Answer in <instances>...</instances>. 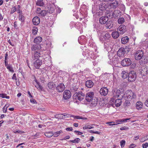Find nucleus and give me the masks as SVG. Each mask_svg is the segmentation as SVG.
I'll return each mask as SVG.
<instances>
[{"label":"nucleus","mask_w":148,"mask_h":148,"mask_svg":"<svg viewBox=\"0 0 148 148\" xmlns=\"http://www.w3.org/2000/svg\"><path fill=\"white\" fill-rule=\"evenodd\" d=\"M112 95L113 97L112 98L111 100L112 102H114L115 100V98H117L118 97H122V98H123V93L121 92L120 90L116 89H114V90L112 91Z\"/></svg>","instance_id":"obj_1"},{"label":"nucleus","mask_w":148,"mask_h":148,"mask_svg":"<svg viewBox=\"0 0 148 148\" xmlns=\"http://www.w3.org/2000/svg\"><path fill=\"white\" fill-rule=\"evenodd\" d=\"M136 95L131 90H128L125 92V93H123V98L125 99H127L128 100L135 98Z\"/></svg>","instance_id":"obj_2"},{"label":"nucleus","mask_w":148,"mask_h":148,"mask_svg":"<svg viewBox=\"0 0 148 148\" xmlns=\"http://www.w3.org/2000/svg\"><path fill=\"white\" fill-rule=\"evenodd\" d=\"M85 94L84 93L81 92H79L78 93H75L73 96L74 99L76 100H78L79 101L82 100L84 98Z\"/></svg>","instance_id":"obj_3"},{"label":"nucleus","mask_w":148,"mask_h":148,"mask_svg":"<svg viewBox=\"0 0 148 148\" xmlns=\"http://www.w3.org/2000/svg\"><path fill=\"white\" fill-rule=\"evenodd\" d=\"M111 37L110 34L109 33H103L99 36V39L102 42L105 41H108Z\"/></svg>","instance_id":"obj_4"},{"label":"nucleus","mask_w":148,"mask_h":148,"mask_svg":"<svg viewBox=\"0 0 148 148\" xmlns=\"http://www.w3.org/2000/svg\"><path fill=\"white\" fill-rule=\"evenodd\" d=\"M136 73L134 71H131L128 75V80L129 82L134 81L136 78Z\"/></svg>","instance_id":"obj_5"},{"label":"nucleus","mask_w":148,"mask_h":148,"mask_svg":"<svg viewBox=\"0 0 148 148\" xmlns=\"http://www.w3.org/2000/svg\"><path fill=\"white\" fill-rule=\"evenodd\" d=\"M71 117H73L74 119H81L83 120L86 119H87L86 118L83 116H74L69 114H63V118Z\"/></svg>","instance_id":"obj_6"},{"label":"nucleus","mask_w":148,"mask_h":148,"mask_svg":"<svg viewBox=\"0 0 148 148\" xmlns=\"http://www.w3.org/2000/svg\"><path fill=\"white\" fill-rule=\"evenodd\" d=\"M143 56V51L142 50H138L134 53L135 58L139 60L142 58Z\"/></svg>","instance_id":"obj_7"},{"label":"nucleus","mask_w":148,"mask_h":148,"mask_svg":"<svg viewBox=\"0 0 148 148\" xmlns=\"http://www.w3.org/2000/svg\"><path fill=\"white\" fill-rule=\"evenodd\" d=\"M94 93L92 92H89L87 93L86 95V99L88 102L93 101L94 97Z\"/></svg>","instance_id":"obj_8"},{"label":"nucleus","mask_w":148,"mask_h":148,"mask_svg":"<svg viewBox=\"0 0 148 148\" xmlns=\"http://www.w3.org/2000/svg\"><path fill=\"white\" fill-rule=\"evenodd\" d=\"M132 61L129 58H125L123 59L121 61V64L123 66H128L131 65Z\"/></svg>","instance_id":"obj_9"},{"label":"nucleus","mask_w":148,"mask_h":148,"mask_svg":"<svg viewBox=\"0 0 148 148\" xmlns=\"http://www.w3.org/2000/svg\"><path fill=\"white\" fill-rule=\"evenodd\" d=\"M117 31L120 35H122L126 32V27L124 25H121L118 27Z\"/></svg>","instance_id":"obj_10"},{"label":"nucleus","mask_w":148,"mask_h":148,"mask_svg":"<svg viewBox=\"0 0 148 148\" xmlns=\"http://www.w3.org/2000/svg\"><path fill=\"white\" fill-rule=\"evenodd\" d=\"M42 64V61L39 59L36 60L33 63L34 66L36 69H38Z\"/></svg>","instance_id":"obj_11"},{"label":"nucleus","mask_w":148,"mask_h":148,"mask_svg":"<svg viewBox=\"0 0 148 148\" xmlns=\"http://www.w3.org/2000/svg\"><path fill=\"white\" fill-rule=\"evenodd\" d=\"M108 17L107 16H102L99 18V23L101 24H105L108 21Z\"/></svg>","instance_id":"obj_12"},{"label":"nucleus","mask_w":148,"mask_h":148,"mask_svg":"<svg viewBox=\"0 0 148 148\" xmlns=\"http://www.w3.org/2000/svg\"><path fill=\"white\" fill-rule=\"evenodd\" d=\"M63 97L65 99H69L71 96V92L68 90H66L64 92Z\"/></svg>","instance_id":"obj_13"},{"label":"nucleus","mask_w":148,"mask_h":148,"mask_svg":"<svg viewBox=\"0 0 148 148\" xmlns=\"http://www.w3.org/2000/svg\"><path fill=\"white\" fill-rule=\"evenodd\" d=\"M40 53L39 51H35L33 54H32V59L33 60H35L36 59H39V58L40 57Z\"/></svg>","instance_id":"obj_14"},{"label":"nucleus","mask_w":148,"mask_h":148,"mask_svg":"<svg viewBox=\"0 0 148 148\" xmlns=\"http://www.w3.org/2000/svg\"><path fill=\"white\" fill-rule=\"evenodd\" d=\"M108 90L106 87H102L100 90V93L102 95L106 96L108 94Z\"/></svg>","instance_id":"obj_15"},{"label":"nucleus","mask_w":148,"mask_h":148,"mask_svg":"<svg viewBox=\"0 0 148 148\" xmlns=\"http://www.w3.org/2000/svg\"><path fill=\"white\" fill-rule=\"evenodd\" d=\"M64 85L62 83H60L56 87V90L59 92H62L65 89Z\"/></svg>","instance_id":"obj_16"},{"label":"nucleus","mask_w":148,"mask_h":148,"mask_svg":"<svg viewBox=\"0 0 148 148\" xmlns=\"http://www.w3.org/2000/svg\"><path fill=\"white\" fill-rule=\"evenodd\" d=\"M117 55L119 57H122L125 54L124 49L123 47H121L117 52Z\"/></svg>","instance_id":"obj_17"},{"label":"nucleus","mask_w":148,"mask_h":148,"mask_svg":"<svg viewBox=\"0 0 148 148\" xmlns=\"http://www.w3.org/2000/svg\"><path fill=\"white\" fill-rule=\"evenodd\" d=\"M85 85L88 88H91L93 86L94 84L92 80H90L86 81Z\"/></svg>","instance_id":"obj_18"},{"label":"nucleus","mask_w":148,"mask_h":148,"mask_svg":"<svg viewBox=\"0 0 148 148\" xmlns=\"http://www.w3.org/2000/svg\"><path fill=\"white\" fill-rule=\"evenodd\" d=\"M106 24V27L107 29H111L113 27V23L111 20L108 21Z\"/></svg>","instance_id":"obj_19"},{"label":"nucleus","mask_w":148,"mask_h":148,"mask_svg":"<svg viewBox=\"0 0 148 148\" xmlns=\"http://www.w3.org/2000/svg\"><path fill=\"white\" fill-rule=\"evenodd\" d=\"M110 1L112 2L110 3V6L113 9H116L117 7L118 3L117 1L116 0H111Z\"/></svg>","instance_id":"obj_20"},{"label":"nucleus","mask_w":148,"mask_h":148,"mask_svg":"<svg viewBox=\"0 0 148 148\" xmlns=\"http://www.w3.org/2000/svg\"><path fill=\"white\" fill-rule=\"evenodd\" d=\"M32 22L33 24L35 25H38L40 22V18L38 16H35L32 19Z\"/></svg>","instance_id":"obj_21"},{"label":"nucleus","mask_w":148,"mask_h":148,"mask_svg":"<svg viewBox=\"0 0 148 148\" xmlns=\"http://www.w3.org/2000/svg\"><path fill=\"white\" fill-rule=\"evenodd\" d=\"M40 45L39 44H34L31 47V49L32 51L40 49Z\"/></svg>","instance_id":"obj_22"},{"label":"nucleus","mask_w":148,"mask_h":148,"mask_svg":"<svg viewBox=\"0 0 148 148\" xmlns=\"http://www.w3.org/2000/svg\"><path fill=\"white\" fill-rule=\"evenodd\" d=\"M123 99L122 97H120L119 99H117L115 100L114 104L116 107H119L121 105L122 102L121 99Z\"/></svg>","instance_id":"obj_23"},{"label":"nucleus","mask_w":148,"mask_h":148,"mask_svg":"<svg viewBox=\"0 0 148 148\" xmlns=\"http://www.w3.org/2000/svg\"><path fill=\"white\" fill-rule=\"evenodd\" d=\"M120 34L117 31H115L112 32V36L114 39H116L119 36Z\"/></svg>","instance_id":"obj_24"},{"label":"nucleus","mask_w":148,"mask_h":148,"mask_svg":"<svg viewBox=\"0 0 148 148\" xmlns=\"http://www.w3.org/2000/svg\"><path fill=\"white\" fill-rule=\"evenodd\" d=\"M42 38L40 36H38L34 38V42L35 43L39 44L42 41Z\"/></svg>","instance_id":"obj_25"},{"label":"nucleus","mask_w":148,"mask_h":148,"mask_svg":"<svg viewBox=\"0 0 148 148\" xmlns=\"http://www.w3.org/2000/svg\"><path fill=\"white\" fill-rule=\"evenodd\" d=\"M108 7V5L105 4H101L99 6V9L101 11H103L105 10H106Z\"/></svg>","instance_id":"obj_26"},{"label":"nucleus","mask_w":148,"mask_h":148,"mask_svg":"<svg viewBox=\"0 0 148 148\" xmlns=\"http://www.w3.org/2000/svg\"><path fill=\"white\" fill-rule=\"evenodd\" d=\"M129 41V38L127 36L123 37L121 39V42L123 44H126Z\"/></svg>","instance_id":"obj_27"},{"label":"nucleus","mask_w":148,"mask_h":148,"mask_svg":"<svg viewBox=\"0 0 148 148\" xmlns=\"http://www.w3.org/2000/svg\"><path fill=\"white\" fill-rule=\"evenodd\" d=\"M136 107L138 110H140L142 107V103L141 102H137L136 103Z\"/></svg>","instance_id":"obj_28"},{"label":"nucleus","mask_w":148,"mask_h":148,"mask_svg":"<svg viewBox=\"0 0 148 148\" xmlns=\"http://www.w3.org/2000/svg\"><path fill=\"white\" fill-rule=\"evenodd\" d=\"M128 73L125 71H123L121 73L122 77L124 79L127 78V77H128Z\"/></svg>","instance_id":"obj_29"},{"label":"nucleus","mask_w":148,"mask_h":148,"mask_svg":"<svg viewBox=\"0 0 148 148\" xmlns=\"http://www.w3.org/2000/svg\"><path fill=\"white\" fill-rule=\"evenodd\" d=\"M45 135L48 138H50L53 135V133L51 132H47L45 133Z\"/></svg>","instance_id":"obj_30"},{"label":"nucleus","mask_w":148,"mask_h":148,"mask_svg":"<svg viewBox=\"0 0 148 148\" xmlns=\"http://www.w3.org/2000/svg\"><path fill=\"white\" fill-rule=\"evenodd\" d=\"M36 4L39 6H43L44 5V3L43 2V0H38L36 3Z\"/></svg>","instance_id":"obj_31"},{"label":"nucleus","mask_w":148,"mask_h":148,"mask_svg":"<svg viewBox=\"0 0 148 148\" xmlns=\"http://www.w3.org/2000/svg\"><path fill=\"white\" fill-rule=\"evenodd\" d=\"M49 88L50 89H52L55 86V84L52 82H50L48 84Z\"/></svg>","instance_id":"obj_32"},{"label":"nucleus","mask_w":148,"mask_h":148,"mask_svg":"<svg viewBox=\"0 0 148 148\" xmlns=\"http://www.w3.org/2000/svg\"><path fill=\"white\" fill-rule=\"evenodd\" d=\"M19 19L23 23L25 21V18L22 14H20L18 17Z\"/></svg>","instance_id":"obj_33"},{"label":"nucleus","mask_w":148,"mask_h":148,"mask_svg":"<svg viewBox=\"0 0 148 148\" xmlns=\"http://www.w3.org/2000/svg\"><path fill=\"white\" fill-rule=\"evenodd\" d=\"M47 13V12L45 10H42L41 12H40L39 13V16H44L46 15Z\"/></svg>","instance_id":"obj_34"},{"label":"nucleus","mask_w":148,"mask_h":148,"mask_svg":"<svg viewBox=\"0 0 148 148\" xmlns=\"http://www.w3.org/2000/svg\"><path fill=\"white\" fill-rule=\"evenodd\" d=\"M130 119V118L120 119L117 120L116 122H117L118 123H119V122L121 123L122 122H127V120H129Z\"/></svg>","instance_id":"obj_35"},{"label":"nucleus","mask_w":148,"mask_h":148,"mask_svg":"<svg viewBox=\"0 0 148 148\" xmlns=\"http://www.w3.org/2000/svg\"><path fill=\"white\" fill-rule=\"evenodd\" d=\"M125 22L124 18L122 17L120 18L118 20V22L119 24H122Z\"/></svg>","instance_id":"obj_36"},{"label":"nucleus","mask_w":148,"mask_h":148,"mask_svg":"<svg viewBox=\"0 0 148 148\" xmlns=\"http://www.w3.org/2000/svg\"><path fill=\"white\" fill-rule=\"evenodd\" d=\"M38 29L37 27H33L32 30V32L34 35H36L38 32Z\"/></svg>","instance_id":"obj_37"},{"label":"nucleus","mask_w":148,"mask_h":148,"mask_svg":"<svg viewBox=\"0 0 148 148\" xmlns=\"http://www.w3.org/2000/svg\"><path fill=\"white\" fill-rule=\"evenodd\" d=\"M36 84L35 86V87L38 89H39L40 90H42V86L38 82H37V81H36Z\"/></svg>","instance_id":"obj_38"},{"label":"nucleus","mask_w":148,"mask_h":148,"mask_svg":"<svg viewBox=\"0 0 148 148\" xmlns=\"http://www.w3.org/2000/svg\"><path fill=\"white\" fill-rule=\"evenodd\" d=\"M6 67L7 69L11 72H14L11 65L9 64L8 66H7Z\"/></svg>","instance_id":"obj_39"},{"label":"nucleus","mask_w":148,"mask_h":148,"mask_svg":"<svg viewBox=\"0 0 148 148\" xmlns=\"http://www.w3.org/2000/svg\"><path fill=\"white\" fill-rule=\"evenodd\" d=\"M0 97L2 98H5L7 99H9L10 97L8 96H7L6 94L4 93L0 94Z\"/></svg>","instance_id":"obj_40"},{"label":"nucleus","mask_w":148,"mask_h":148,"mask_svg":"<svg viewBox=\"0 0 148 148\" xmlns=\"http://www.w3.org/2000/svg\"><path fill=\"white\" fill-rule=\"evenodd\" d=\"M125 100V103H124V106L125 107L128 106H130V102L128 100V99H126Z\"/></svg>","instance_id":"obj_41"},{"label":"nucleus","mask_w":148,"mask_h":148,"mask_svg":"<svg viewBox=\"0 0 148 148\" xmlns=\"http://www.w3.org/2000/svg\"><path fill=\"white\" fill-rule=\"evenodd\" d=\"M110 126L113 125H116L120 123H118L117 122H108L107 123Z\"/></svg>","instance_id":"obj_42"},{"label":"nucleus","mask_w":148,"mask_h":148,"mask_svg":"<svg viewBox=\"0 0 148 148\" xmlns=\"http://www.w3.org/2000/svg\"><path fill=\"white\" fill-rule=\"evenodd\" d=\"M80 141V139L79 138L75 139L73 140H70L69 142H71L73 143H78Z\"/></svg>","instance_id":"obj_43"},{"label":"nucleus","mask_w":148,"mask_h":148,"mask_svg":"<svg viewBox=\"0 0 148 148\" xmlns=\"http://www.w3.org/2000/svg\"><path fill=\"white\" fill-rule=\"evenodd\" d=\"M62 133V131L61 130L55 132L53 134L54 136L55 137H57L59 136L60 134Z\"/></svg>","instance_id":"obj_44"},{"label":"nucleus","mask_w":148,"mask_h":148,"mask_svg":"<svg viewBox=\"0 0 148 148\" xmlns=\"http://www.w3.org/2000/svg\"><path fill=\"white\" fill-rule=\"evenodd\" d=\"M55 117L57 119H62L63 118V114H56Z\"/></svg>","instance_id":"obj_45"},{"label":"nucleus","mask_w":148,"mask_h":148,"mask_svg":"<svg viewBox=\"0 0 148 148\" xmlns=\"http://www.w3.org/2000/svg\"><path fill=\"white\" fill-rule=\"evenodd\" d=\"M141 72L142 73H143V75H146L148 73V69L147 68L144 69V70H142Z\"/></svg>","instance_id":"obj_46"},{"label":"nucleus","mask_w":148,"mask_h":148,"mask_svg":"<svg viewBox=\"0 0 148 148\" xmlns=\"http://www.w3.org/2000/svg\"><path fill=\"white\" fill-rule=\"evenodd\" d=\"M124 49L125 53V54H127L130 51V46H127L125 47V48H124Z\"/></svg>","instance_id":"obj_47"},{"label":"nucleus","mask_w":148,"mask_h":148,"mask_svg":"<svg viewBox=\"0 0 148 148\" xmlns=\"http://www.w3.org/2000/svg\"><path fill=\"white\" fill-rule=\"evenodd\" d=\"M120 145L122 148L123 147L125 144V140H121L120 142Z\"/></svg>","instance_id":"obj_48"},{"label":"nucleus","mask_w":148,"mask_h":148,"mask_svg":"<svg viewBox=\"0 0 148 148\" xmlns=\"http://www.w3.org/2000/svg\"><path fill=\"white\" fill-rule=\"evenodd\" d=\"M78 89V87H76L75 86H73V87L71 88V90L72 91L74 92H75V91L77 90Z\"/></svg>","instance_id":"obj_49"},{"label":"nucleus","mask_w":148,"mask_h":148,"mask_svg":"<svg viewBox=\"0 0 148 148\" xmlns=\"http://www.w3.org/2000/svg\"><path fill=\"white\" fill-rule=\"evenodd\" d=\"M16 10V7L15 6L13 7L12 8V10H11L10 14H12L15 12Z\"/></svg>","instance_id":"obj_50"},{"label":"nucleus","mask_w":148,"mask_h":148,"mask_svg":"<svg viewBox=\"0 0 148 148\" xmlns=\"http://www.w3.org/2000/svg\"><path fill=\"white\" fill-rule=\"evenodd\" d=\"M148 140V135L143 137L141 139L142 141H145V140Z\"/></svg>","instance_id":"obj_51"},{"label":"nucleus","mask_w":148,"mask_h":148,"mask_svg":"<svg viewBox=\"0 0 148 148\" xmlns=\"http://www.w3.org/2000/svg\"><path fill=\"white\" fill-rule=\"evenodd\" d=\"M142 146L143 148H147L148 146V143H146L145 144H143L142 145Z\"/></svg>","instance_id":"obj_52"},{"label":"nucleus","mask_w":148,"mask_h":148,"mask_svg":"<svg viewBox=\"0 0 148 148\" xmlns=\"http://www.w3.org/2000/svg\"><path fill=\"white\" fill-rule=\"evenodd\" d=\"M129 129L128 127H127L124 126L121 127L120 130H127Z\"/></svg>","instance_id":"obj_53"},{"label":"nucleus","mask_w":148,"mask_h":148,"mask_svg":"<svg viewBox=\"0 0 148 148\" xmlns=\"http://www.w3.org/2000/svg\"><path fill=\"white\" fill-rule=\"evenodd\" d=\"M121 10H125V7L124 5L122 4L121 5Z\"/></svg>","instance_id":"obj_54"},{"label":"nucleus","mask_w":148,"mask_h":148,"mask_svg":"<svg viewBox=\"0 0 148 148\" xmlns=\"http://www.w3.org/2000/svg\"><path fill=\"white\" fill-rule=\"evenodd\" d=\"M30 101L31 103H36L37 102L36 101V100L33 99H30Z\"/></svg>","instance_id":"obj_55"},{"label":"nucleus","mask_w":148,"mask_h":148,"mask_svg":"<svg viewBox=\"0 0 148 148\" xmlns=\"http://www.w3.org/2000/svg\"><path fill=\"white\" fill-rule=\"evenodd\" d=\"M73 129L72 127H67L66 128V130L67 131H71Z\"/></svg>","instance_id":"obj_56"},{"label":"nucleus","mask_w":148,"mask_h":148,"mask_svg":"<svg viewBox=\"0 0 148 148\" xmlns=\"http://www.w3.org/2000/svg\"><path fill=\"white\" fill-rule=\"evenodd\" d=\"M12 79H15L16 81L17 79L16 76V74L15 73H14L13 74V76L12 77Z\"/></svg>","instance_id":"obj_57"},{"label":"nucleus","mask_w":148,"mask_h":148,"mask_svg":"<svg viewBox=\"0 0 148 148\" xmlns=\"http://www.w3.org/2000/svg\"><path fill=\"white\" fill-rule=\"evenodd\" d=\"M37 13L38 14H39V13H40V12H41L42 10H41L40 8H37Z\"/></svg>","instance_id":"obj_58"},{"label":"nucleus","mask_w":148,"mask_h":148,"mask_svg":"<svg viewBox=\"0 0 148 148\" xmlns=\"http://www.w3.org/2000/svg\"><path fill=\"white\" fill-rule=\"evenodd\" d=\"M7 108L4 107L3 108V112L4 113H6L7 112Z\"/></svg>","instance_id":"obj_59"},{"label":"nucleus","mask_w":148,"mask_h":148,"mask_svg":"<svg viewBox=\"0 0 148 148\" xmlns=\"http://www.w3.org/2000/svg\"><path fill=\"white\" fill-rule=\"evenodd\" d=\"M74 132L76 133H77L78 135H81L83 134V133L82 132H80L79 131H76V130Z\"/></svg>","instance_id":"obj_60"},{"label":"nucleus","mask_w":148,"mask_h":148,"mask_svg":"<svg viewBox=\"0 0 148 148\" xmlns=\"http://www.w3.org/2000/svg\"><path fill=\"white\" fill-rule=\"evenodd\" d=\"M8 43L10 45H11L12 46H14V44H12V42H11V40H9L8 41Z\"/></svg>","instance_id":"obj_61"},{"label":"nucleus","mask_w":148,"mask_h":148,"mask_svg":"<svg viewBox=\"0 0 148 148\" xmlns=\"http://www.w3.org/2000/svg\"><path fill=\"white\" fill-rule=\"evenodd\" d=\"M8 52H6L5 54V60H7L8 58Z\"/></svg>","instance_id":"obj_62"},{"label":"nucleus","mask_w":148,"mask_h":148,"mask_svg":"<svg viewBox=\"0 0 148 148\" xmlns=\"http://www.w3.org/2000/svg\"><path fill=\"white\" fill-rule=\"evenodd\" d=\"M145 104V105L148 107V98L146 100Z\"/></svg>","instance_id":"obj_63"},{"label":"nucleus","mask_w":148,"mask_h":148,"mask_svg":"<svg viewBox=\"0 0 148 148\" xmlns=\"http://www.w3.org/2000/svg\"><path fill=\"white\" fill-rule=\"evenodd\" d=\"M70 136L69 135L67 136H66L64 138L63 140H66V139H69L70 138Z\"/></svg>","instance_id":"obj_64"}]
</instances>
